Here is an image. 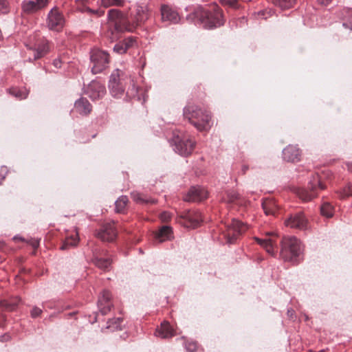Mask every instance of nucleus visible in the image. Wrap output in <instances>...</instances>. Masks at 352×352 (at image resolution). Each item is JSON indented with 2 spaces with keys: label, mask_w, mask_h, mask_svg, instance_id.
<instances>
[{
  "label": "nucleus",
  "mask_w": 352,
  "mask_h": 352,
  "mask_svg": "<svg viewBox=\"0 0 352 352\" xmlns=\"http://www.w3.org/2000/svg\"><path fill=\"white\" fill-rule=\"evenodd\" d=\"M30 243L34 249H36L39 245V241L35 239H31Z\"/></svg>",
  "instance_id": "49"
},
{
  "label": "nucleus",
  "mask_w": 352,
  "mask_h": 352,
  "mask_svg": "<svg viewBox=\"0 0 352 352\" xmlns=\"http://www.w3.org/2000/svg\"><path fill=\"white\" fill-rule=\"evenodd\" d=\"M19 302L20 298L19 297H15L10 301L3 300L0 301V307H3L7 311H13L15 309Z\"/></svg>",
  "instance_id": "27"
},
{
  "label": "nucleus",
  "mask_w": 352,
  "mask_h": 352,
  "mask_svg": "<svg viewBox=\"0 0 352 352\" xmlns=\"http://www.w3.org/2000/svg\"><path fill=\"white\" fill-rule=\"evenodd\" d=\"M239 198V194L234 191L229 192L228 193V201L232 203L234 202Z\"/></svg>",
  "instance_id": "43"
},
{
  "label": "nucleus",
  "mask_w": 352,
  "mask_h": 352,
  "mask_svg": "<svg viewBox=\"0 0 352 352\" xmlns=\"http://www.w3.org/2000/svg\"><path fill=\"white\" fill-rule=\"evenodd\" d=\"M123 73L120 69L113 72L109 81V89L113 97L120 98L124 91L126 78H124Z\"/></svg>",
  "instance_id": "4"
},
{
  "label": "nucleus",
  "mask_w": 352,
  "mask_h": 352,
  "mask_svg": "<svg viewBox=\"0 0 352 352\" xmlns=\"http://www.w3.org/2000/svg\"><path fill=\"white\" fill-rule=\"evenodd\" d=\"M122 321L121 318H113L107 322V329H110L111 331L120 329V324Z\"/></svg>",
  "instance_id": "33"
},
{
  "label": "nucleus",
  "mask_w": 352,
  "mask_h": 352,
  "mask_svg": "<svg viewBox=\"0 0 352 352\" xmlns=\"http://www.w3.org/2000/svg\"><path fill=\"white\" fill-rule=\"evenodd\" d=\"M124 45L122 42H119L118 43L116 44L113 47V51L117 52L118 54H122L126 52V49L124 47Z\"/></svg>",
  "instance_id": "40"
},
{
  "label": "nucleus",
  "mask_w": 352,
  "mask_h": 352,
  "mask_svg": "<svg viewBox=\"0 0 352 352\" xmlns=\"http://www.w3.org/2000/svg\"><path fill=\"white\" fill-rule=\"evenodd\" d=\"M105 87L101 83L92 81L88 86L87 94L92 100H97L104 96Z\"/></svg>",
  "instance_id": "20"
},
{
  "label": "nucleus",
  "mask_w": 352,
  "mask_h": 352,
  "mask_svg": "<svg viewBox=\"0 0 352 352\" xmlns=\"http://www.w3.org/2000/svg\"><path fill=\"white\" fill-rule=\"evenodd\" d=\"M111 298V294L108 290H103L99 296L98 300V306L100 309V311L102 315H106L110 311L112 306L110 302Z\"/></svg>",
  "instance_id": "19"
},
{
  "label": "nucleus",
  "mask_w": 352,
  "mask_h": 352,
  "mask_svg": "<svg viewBox=\"0 0 352 352\" xmlns=\"http://www.w3.org/2000/svg\"><path fill=\"white\" fill-rule=\"evenodd\" d=\"M308 190L302 189L300 190L298 195L299 197L305 201L311 200L317 196L318 190H323L325 186L322 183L321 179L318 174L312 176V178L309 182Z\"/></svg>",
  "instance_id": "7"
},
{
  "label": "nucleus",
  "mask_w": 352,
  "mask_h": 352,
  "mask_svg": "<svg viewBox=\"0 0 352 352\" xmlns=\"http://www.w3.org/2000/svg\"><path fill=\"white\" fill-rule=\"evenodd\" d=\"M174 335V330L166 321L162 322L160 327H157L155 331V336L162 338H169Z\"/></svg>",
  "instance_id": "21"
},
{
  "label": "nucleus",
  "mask_w": 352,
  "mask_h": 352,
  "mask_svg": "<svg viewBox=\"0 0 352 352\" xmlns=\"http://www.w3.org/2000/svg\"><path fill=\"white\" fill-rule=\"evenodd\" d=\"M307 219L302 212L292 214L285 221V224L287 227L300 230L306 229L307 228Z\"/></svg>",
  "instance_id": "13"
},
{
  "label": "nucleus",
  "mask_w": 352,
  "mask_h": 352,
  "mask_svg": "<svg viewBox=\"0 0 352 352\" xmlns=\"http://www.w3.org/2000/svg\"><path fill=\"white\" fill-rule=\"evenodd\" d=\"M48 51V47L47 44L43 45L41 47H38V49L34 52V59H38L43 56Z\"/></svg>",
  "instance_id": "37"
},
{
  "label": "nucleus",
  "mask_w": 352,
  "mask_h": 352,
  "mask_svg": "<svg viewBox=\"0 0 352 352\" xmlns=\"http://www.w3.org/2000/svg\"><path fill=\"white\" fill-rule=\"evenodd\" d=\"M60 63H60V60H58V59H56V60H54V63H53L54 65L56 67H57V68H58V67H60Z\"/></svg>",
  "instance_id": "52"
},
{
  "label": "nucleus",
  "mask_w": 352,
  "mask_h": 352,
  "mask_svg": "<svg viewBox=\"0 0 352 352\" xmlns=\"http://www.w3.org/2000/svg\"><path fill=\"white\" fill-rule=\"evenodd\" d=\"M172 234V228L168 226H164L156 234L155 237L159 240L160 242H162L171 239Z\"/></svg>",
  "instance_id": "24"
},
{
  "label": "nucleus",
  "mask_w": 352,
  "mask_h": 352,
  "mask_svg": "<svg viewBox=\"0 0 352 352\" xmlns=\"http://www.w3.org/2000/svg\"><path fill=\"white\" fill-rule=\"evenodd\" d=\"M295 2L296 0H274V5L281 10L291 8Z\"/></svg>",
  "instance_id": "29"
},
{
  "label": "nucleus",
  "mask_w": 352,
  "mask_h": 352,
  "mask_svg": "<svg viewBox=\"0 0 352 352\" xmlns=\"http://www.w3.org/2000/svg\"><path fill=\"white\" fill-rule=\"evenodd\" d=\"M117 234L114 223H107L102 226L96 235L102 241L112 242L116 239Z\"/></svg>",
  "instance_id": "12"
},
{
  "label": "nucleus",
  "mask_w": 352,
  "mask_h": 352,
  "mask_svg": "<svg viewBox=\"0 0 352 352\" xmlns=\"http://www.w3.org/2000/svg\"><path fill=\"white\" fill-rule=\"evenodd\" d=\"M108 19L115 23L116 29L118 31L132 32L135 29L133 24H130L122 13L117 9H111L109 10Z\"/></svg>",
  "instance_id": "8"
},
{
  "label": "nucleus",
  "mask_w": 352,
  "mask_h": 352,
  "mask_svg": "<svg viewBox=\"0 0 352 352\" xmlns=\"http://www.w3.org/2000/svg\"><path fill=\"white\" fill-rule=\"evenodd\" d=\"M162 21L169 23H177L180 21L178 12L167 5L161 7Z\"/></svg>",
  "instance_id": "16"
},
{
  "label": "nucleus",
  "mask_w": 352,
  "mask_h": 352,
  "mask_svg": "<svg viewBox=\"0 0 352 352\" xmlns=\"http://www.w3.org/2000/svg\"><path fill=\"white\" fill-rule=\"evenodd\" d=\"M128 202V198L126 196L120 197L115 202L116 211L117 212H123Z\"/></svg>",
  "instance_id": "30"
},
{
  "label": "nucleus",
  "mask_w": 352,
  "mask_h": 352,
  "mask_svg": "<svg viewBox=\"0 0 352 352\" xmlns=\"http://www.w3.org/2000/svg\"><path fill=\"white\" fill-rule=\"evenodd\" d=\"M134 17L137 23H141L147 19V12L146 8L140 6H135Z\"/></svg>",
  "instance_id": "26"
},
{
  "label": "nucleus",
  "mask_w": 352,
  "mask_h": 352,
  "mask_svg": "<svg viewBox=\"0 0 352 352\" xmlns=\"http://www.w3.org/2000/svg\"><path fill=\"white\" fill-rule=\"evenodd\" d=\"M91 61L92 63L91 72L93 74H99L106 69L109 66V54L100 50H94L91 53Z\"/></svg>",
  "instance_id": "6"
},
{
  "label": "nucleus",
  "mask_w": 352,
  "mask_h": 352,
  "mask_svg": "<svg viewBox=\"0 0 352 352\" xmlns=\"http://www.w3.org/2000/svg\"><path fill=\"white\" fill-rule=\"evenodd\" d=\"M301 151L296 145H289L283 151V159L287 162H297L300 160Z\"/></svg>",
  "instance_id": "18"
},
{
  "label": "nucleus",
  "mask_w": 352,
  "mask_h": 352,
  "mask_svg": "<svg viewBox=\"0 0 352 352\" xmlns=\"http://www.w3.org/2000/svg\"><path fill=\"white\" fill-rule=\"evenodd\" d=\"M78 241V232H76L74 234L68 236L65 238V241L63 243V245L60 247V249L65 250L70 248L75 247L77 245Z\"/></svg>",
  "instance_id": "25"
},
{
  "label": "nucleus",
  "mask_w": 352,
  "mask_h": 352,
  "mask_svg": "<svg viewBox=\"0 0 352 352\" xmlns=\"http://www.w3.org/2000/svg\"><path fill=\"white\" fill-rule=\"evenodd\" d=\"M267 236L263 239L255 237L254 239L257 241V243L265 249L266 252L271 254L274 255L277 251V243L275 238L276 235L274 234H267Z\"/></svg>",
  "instance_id": "15"
},
{
  "label": "nucleus",
  "mask_w": 352,
  "mask_h": 352,
  "mask_svg": "<svg viewBox=\"0 0 352 352\" xmlns=\"http://www.w3.org/2000/svg\"><path fill=\"white\" fill-rule=\"evenodd\" d=\"M9 93L19 100H23L27 98L28 91L26 89L12 88L9 89Z\"/></svg>",
  "instance_id": "28"
},
{
  "label": "nucleus",
  "mask_w": 352,
  "mask_h": 352,
  "mask_svg": "<svg viewBox=\"0 0 352 352\" xmlns=\"http://www.w3.org/2000/svg\"><path fill=\"white\" fill-rule=\"evenodd\" d=\"M248 169V166H243V168H242L243 173H245Z\"/></svg>",
  "instance_id": "54"
},
{
  "label": "nucleus",
  "mask_w": 352,
  "mask_h": 352,
  "mask_svg": "<svg viewBox=\"0 0 352 352\" xmlns=\"http://www.w3.org/2000/svg\"><path fill=\"white\" fill-rule=\"evenodd\" d=\"M272 205L273 203L272 201H265L262 204L263 208L267 215L274 214V211L272 208Z\"/></svg>",
  "instance_id": "39"
},
{
  "label": "nucleus",
  "mask_w": 352,
  "mask_h": 352,
  "mask_svg": "<svg viewBox=\"0 0 352 352\" xmlns=\"http://www.w3.org/2000/svg\"><path fill=\"white\" fill-rule=\"evenodd\" d=\"M93 263L99 269L108 271L110 270L112 260L107 250L96 248L93 249Z\"/></svg>",
  "instance_id": "10"
},
{
  "label": "nucleus",
  "mask_w": 352,
  "mask_h": 352,
  "mask_svg": "<svg viewBox=\"0 0 352 352\" xmlns=\"http://www.w3.org/2000/svg\"><path fill=\"white\" fill-rule=\"evenodd\" d=\"M14 240L20 239V240L23 241V239H22V238H21V237H18V236H14Z\"/></svg>",
  "instance_id": "55"
},
{
  "label": "nucleus",
  "mask_w": 352,
  "mask_h": 352,
  "mask_svg": "<svg viewBox=\"0 0 352 352\" xmlns=\"http://www.w3.org/2000/svg\"><path fill=\"white\" fill-rule=\"evenodd\" d=\"M0 12L2 13L8 12V2L6 0H0Z\"/></svg>",
  "instance_id": "44"
},
{
  "label": "nucleus",
  "mask_w": 352,
  "mask_h": 352,
  "mask_svg": "<svg viewBox=\"0 0 352 352\" xmlns=\"http://www.w3.org/2000/svg\"><path fill=\"white\" fill-rule=\"evenodd\" d=\"M247 230V226L236 219H232L231 223L227 226L223 234L228 243L235 242L237 237Z\"/></svg>",
  "instance_id": "9"
},
{
  "label": "nucleus",
  "mask_w": 352,
  "mask_h": 352,
  "mask_svg": "<svg viewBox=\"0 0 352 352\" xmlns=\"http://www.w3.org/2000/svg\"><path fill=\"white\" fill-rule=\"evenodd\" d=\"M349 196H352V183L351 182L347 184V185L344 187L340 192V197L342 198H345Z\"/></svg>",
  "instance_id": "38"
},
{
  "label": "nucleus",
  "mask_w": 352,
  "mask_h": 352,
  "mask_svg": "<svg viewBox=\"0 0 352 352\" xmlns=\"http://www.w3.org/2000/svg\"><path fill=\"white\" fill-rule=\"evenodd\" d=\"M318 352H325V351L324 350H321V351H320Z\"/></svg>",
  "instance_id": "56"
},
{
  "label": "nucleus",
  "mask_w": 352,
  "mask_h": 352,
  "mask_svg": "<svg viewBox=\"0 0 352 352\" xmlns=\"http://www.w3.org/2000/svg\"><path fill=\"white\" fill-rule=\"evenodd\" d=\"M132 199L138 203H154L152 199H145L143 195L138 192H133L131 193Z\"/></svg>",
  "instance_id": "35"
},
{
  "label": "nucleus",
  "mask_w": 352,
  "mask_h": 352,
  "mask_svg": "<svg viewBox=\"0 0 352 352\" xmlns=\"http://www.w3.org/2000/svg\"><path fill=\"white\" fill-rule=\"evenodd\" d=\"M321 214L322 216L326 217H331L333 214V208L329 203H324L320 208Z\"/></svg>",
  "instance_id": "32"
},
{
  "label": "nucleus",
  "mask_w": 352,
  "mask_h": 352,
  "mask_svg": "<svg viewBox=\"0 0 352 352\" xmlns=\"http://www.w3.org/2000/svg\"><path fill=\"white\" fill-rule=\"evenodd\" d=\"M300 254V241L295 236H286L282 239L280 256L286 261L295 262Z\"/></svg>",
  "instance_id": "3"
},
{
  "label": "nucleus",
  "mask_w": 352,
  "mask_h": 352,
  "mask_svg": "<svg viewBox=\"0 0 352 352\" xmlns=\"http://www.w3.org/2000/svg\"><path fill=\"white\" fill-rule=\"evenodd\" d=\"M173 142H174L175 151L182 156L190 155L196 144L195 141L188 135H174Z\"/></svg>",
  "instance_id": "5"
},
{
  "label": "nucleus",
  "mask_w": 352,
  "mask_h": 352,
  "mask_svg": "<svg viewBox=\"0 0 352 352\" xmlns=\"http://www.w3.org/2000/svg\"><path fill=\"white\" fill-rule=\"evenodd\" d=\"M342 25L349 28L352 31V11L350 12V18L347 22L343 23Z\"/></svg>",
  "instance_id": "48"
},
{
  "label": "nucleus",
  "mask_w": 352,
  "mask_h": 352,
  "mask_svg": "<svg viewBox=\"0 0 352 352\" xmlns=\"http://www.w3.org/2000/svg\"><path fill=\"white\" fill-rule=\"evenodd\" d=\"M188 19L195 24L202 25L204 28L212 29L223 24V14L217 5H212L206 9L197 7L189 14Z\"/></svg>",
  "instance_id": "1"
},
{
  "label": "nucleus",
  "mask_w": 352,
  "mask_h": 352,
  "mask_svg": "<svg viewBox=\"0 0 352 352\" xmlns=\"http://www.w3.org/2000/svg\"><path fill=\"white\" fill-rule=\"evenodd\" d=\"M184 117L198 131H208L212 126L211 116L197 106L189 105L184 109Z\"/></svg>",
  "instance_id": "2"
},
{
  "label": "nucleus",
  "mask_w": 352,
  "mask_h": 352,
  "mask_svg": "<svg viewBox=\"0 0 352 352\" xmlns=\"http://www.w3.org/2000/svg\"><path fill=\"white\" fill-rule=\"evenodd\" d=\"M41 313H42L41 309H40L37 307H34L32 308V309L31 311V316L32 318H36V317L39 316Z\"/></svg>",
  "instance_id": "45"
},
{
  "label": "nucleus",
  "mask_w": 352,
  "mask_h": 352,
  "mask_svg": "<svg viewBox=\"0 0 352 352\" xmlns=\"http://www.w3.org/2000/svg\"><path fill=\"white\" fill-rule=\"evenodd\" d=\"M181 218L185 220L186 226L195 228L202 221V217L198 210H185L181 214Z\"/></svg>",
  "instance_id": "14"
},
{
  "label": "nucleus",
  "mask_w": 352,
  "mask_h": 352,
  "mask_svg": "<svg viewBox=\"0 0 352 352\" xmlns=\"http://www.w3.org/2000/svg\"><path fill=\"white\" fill-rule=\"evenodd\" d=\"M172 215L169 212L164 211L160 214V218L162 222H167L171 219Z\"/></svg>",
  "instance_id": "41"
},
{
  "label": "nucleus",
  "mask_w": 352,
  "mask_h": 352,
  "mask_svg": "<svg viewBox=\"0 0 352 352\" xmlns=\"http://www.w3.org/2000/svg\"><path fill=\"white\" fill-rule=\"evenodd\" d=\"M293 314H294V310L291 309V310H288L287 311V314L289 317H292L293 316Z\"/></svg>",
  "instance_id": "53"
},
{
  "label": "nucleus",
  "mask_w": 352,
  "mask_h": 352,
  "mask_svg": "<svg viewBox=\"0 0 352 352\" xmlns=\"http://www.w3.org/2000/svg\"><path fill=\"white\" fill-rule=\"evenodd\" d=\"M197 343L195 342H190L186 344V349L189 352H194L197 350Z\"/></svg>",
  "instance_id": "42"
},
{
  "label": "nucleus",
  "mask_w": 352,
  "mask_h": 352,
  "mask_svg": "<svg viewBox=\"0 0 352 352\" xmlns=\"http://www.w3.org/2000/svg\"><path fill=\"white\" fill-rule=\"evenodd\" d=\"M9 339H10V336H8V335H3V336H0V340L2 342L7 341Z\"/></svg>",
  "instance_id": "51"
},
{
  "label": "nucleus",
  "mask_w": 352,
  "mask_h": 352,
  "mask_svg": "<svg viewBox=\"0 0 352 352\" xmlns=\"http://www.w3.org/2000/svg\"><path fill=\"white\" fill-rule=\"evenodd\" d=\"M124 49L127 51L130 48L134 47L137 45V42L135 38L133 36H129L124 38L122 41Z\"/></svg>",
  "instance_id": "36"
},
{
  "label": "nucleus",
  "mask_w": 352,
  "mask_h": 352,
  "mask_svg": "<svg viewBox=\"0 0 352 352\" xmlns=\"http://www.w3.org/2000/svg\"><path fill=\"white\" fill-rule=\"evenodd\" d=\"M34 1L37 3V6H38L41 10L44 9L47 6V4L49 3V0H34Z\"/></svg>",
  "instance_id": "46"
},
{
  "label": "nucleus",
  "mask_w": 352,
  "mask_h": 352,
  "mask_svg": "<svg viewBox=\"0 0 352 352\" xmlns=\"http://www.w3.org/2000/svg\"><path fill=\"white\" fill-rule=\"evenodd\" d=\"M124 0H101V4L105 8L111 6H122Z\"/></svg>",
  "instance_id": "34"
},
{
  "label": "nucleus",
  "mask_w": 352,
  "mask_h": 352,
  "mask_svg": "<svg viewBox=\"0 0 352 352\" xmlns=\"http://www.w3.org/2000/svg\"><path fill=\"white\" fill-rule=\"evenodd\" d=\"M126 81L130 82L131 87H129L126 91V96L129 98H135L138 96V87L134 84L133 80L130 78H126Z\"/></svg>",
  "instance_id": "31"
},
{
  "label": "nucleus",
  "mask_w": 352,
  "mask_h": 352,
  "mask_svg": "<svg viewBox=\"0 0 352 352\" xmlns=\"http://www.w3.org/2000/svg\"><path fill=\"white\" fill-rule=\"evenodd\" d=\"M222 3L233 8H236L237 6V0H222Z\"/></svg>",
  "instance_id": "47"
},
{
  "label": "nucleus",
  "mask_w": 352,
  "mask_h": 352,
  "mask_svg": "<svg viewBox=\"0 0 352 352\" xmlns=\"http://www.w3.org/2000/svg\"><path fill=\"white\" fill-rule=\"evenodd\" d=\"M65 24V19L63 14L57 7L53 8L48 13L47 26L51 30L59 32Z\"/></svg>",
  "instance_id": "11"
},
{
  "label": "nucleus",
  "mask_w": 352,
  "mask_h": 352,
  "mask_svg": "<svg viewBox=\"0 0 352 352\" xmlns=\"http://www.w3.org/2000/svg\"><path fill=\"white\" fill-rule=\"evenodd\" d=\"M74 109L79 114L87 115L91 111V105L86 98H80L75 102Z\"/></svg>",
  "instance_id": "22"
},
{
  "label": "nucleus",
  "mask_w": 352,
  "mask_h": 352,
  "mask_svg": "<svg viewBox=\"0 0 352 352\" xmlns=\"http://www.w3.org/2000/svg\"><path fill=\"white\" fill-rule=\"evenodd\" d=\"M21 8L25 14H33L41 10L34 0L23 1L21 4Z\"/></svg>",
  "instance_id": "23"
},
{
  "label": "nucleus",
  "mask_w": 352,
  "mask_h": 352,
  "mask_svg": "<svg viewBox=\"0 0 352 352\" xmlns=\"http://www.w3.org/2000/svg\"><path fill=\"white\" fill-rule=\"evenodd\" d=\"M207 197V191L200 186L192 187L184 198L186 201H201Z\"/></svg>",
  "instance_id": "17"
},
{
  "label": "nucleus",
  "mask_w": 352,
  "mask_h": 352,
  "mask_svg": "<svg viewBox=\"0 0 352 352\" xmlns=\"http://www.w3.org/2000/svg\"><path fill=\"white\" fill-rule=\"evenodd\" d=\"M318 3L323 6H327L331 1V0H318Z\"/></svg>",
  "instance_id": "50"
}]
</instances>
